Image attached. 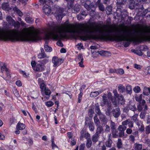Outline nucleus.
I'll use <instances>...</instances> for the list:
<instances>
[{
  "instance_id": "1a4fd4ad",
  "label": "nucleus",
  "mask_w": 150,
  "mask_h": 150,
  "mask_svg": "<svg viewBox=\"0 0 150 150\" xmlns=\"http://www.w3.org/2000/svg\"><path fill=\"white\" fill-rule=\"evenodd\" d=\"M33 69L35 71L41 72L44 70V66L41 63H38L34 67Z\"/></svg>"
},
{
  "instance_id": "6ab92c4d",
  "label": "nucleus",
  "mask_w": 150,
  "mask_h": 150,
  "mask_svg": "<svg viewBox=\"0 0 150 150\" xmlns=\"http://www.w3.org/2000/svg\"><path fill=\"white\" fill-rule=\"evenodd\" d=\"M25 128V126L24 124L23 123H21L18 122L16 126V128L17 130H23Z\"/></svg>"
},
{
  "instance_id": "f3484780",
  "label": "nucleus",
  "mask_w": 150,
  "mask_h": 150,
  "mask_svg": "<svg viewBox=\"0 0 150 150\" xmlns=\"http://www.w3.org/2000/svg\"><path fill=\"white\" fill-rule=\"evenodd\" d=\"M14 11L20 16H22L23 15L22 12L16 6L13 8Z\"/></svg>"
},
{
  "instance_id": "a18cd8bd",
  "label": "nucleus",
  "mask_w": 150,
  "mask_h": 150,
  "mask_svg": "<svg viewBox=\"0 0 150 150\" xmlns=\"http://www.w3.org/2000/svg\"><path fill=\"white\" fill-rule=\"evenodd\" d=\"M133 90L135 93H138L140 91L141 89L139 86H137L134 88Z\"/></svg>"
},
{
  "instance_id": "a211bd4d",
  "label": "nucleus",
  "mask_w": 150,
  "mask_h": 150,
  "mask_svg": "<svg viewBox=\"0 0 150 150\" xmlns=\"http://www.w3.org/2000/svg\"><path fill=\"white\" fill-rule=\"evenodd\" d=\"M99 137V135L98 134H95L93 135L92 137V139L93 142L96 143L98 141V138Z\"/></svg>"
},
{
  "instance_id": "2eb2a0df",
  "label": "nucleus",
  "mask_w": 150,
  "mask_h": 150,
  "mask_svg": "<svg viewBox=\"0 0 150 150\" xmlns=\"http://www.w3.org/2000/svg\"><path fill=\"white\" fill-rule=\"evenodd\" d=\"M95 105L96 106V104ZM95 111L96 112L97 114L99 115L100 116L102 117L103 116V114L101 113L100 112V108H99V106H98L97 105L96 106V108L95 109ZM100 120H101V118L100 117Z\"/></svg>"
},
{
  "instance_id": "5701e85b",
  "label": "nucleus",
  "mask_w": 150,
  "mask_h": 150,
  "mask_svg": "<svg viewBox=\"0 0 150 150\" xmlns=\"http://www.w3.org/2000/svg\"><path fill=\"white\" fill-rule=\"evenodd\" d=\"M113 138H117L118 137V131L116 129L111 130Z\"/></svg>"
},
{
  "instance_id": "0e129e2a",
  "label": "nucleus",
  "mask_w": 150,
  "mask_h": 150,
  "mask_svg": "<svg viewBox=\"0 0 150 150\" xmlns=\"http://www.w3.org/2000/svg\"><path fill=\"white\" fill-rule=\"evenodd\" d=\"M47 1V0H40V5H44L46 4Z\"/></svg>"
},
{
  "instance_id": "393cba45",
  "label": "nucleus",
  "mask_w": 150,
  "mask_h": 150,
  "mask_svg": "<svg viewBox=\"0 0 150 150\" xmlns=\"http://www.w3.org/2000/svg\"><path fill=\"white\" fill-rule=\"evenodd\" d=\"M112 141L111 139H108L105 143V145L107 147H111L112 146Z\"/></svg>"
},
{
  "instance_id": "774afa93",
  "label": "nucleus",
  "mask_w": 150,
  "mask_h": 150,
  "mask_svg": "<svg viewBox=\"0 0 150 150\" xmlns=\"http://www.w3.org/2000/svg\"><path fill=\"white\" fill-rule=\"evenodd\" d=\"M145 143L150 145V139L146 138L145 139Z\"/></svg>"
},
{
  "instance_id": "2f4dec72",
  "label": "nucleus",
  "mask_w": 150,
  "mask_h": 150,
  "mask_svg": "<svg viewBox=\"0 0 150 150\" xmlns=\"http://www.w3.org/2000/svg\"><path fill=\"white\" fill-rule=\"evenodd\" d=\"M98 53L99 54L102 56H107L108 55L107 54L109 53L108 51L103 50L98 51Z\"/></svg>"
},
{
  "instance_id": "09e8293b",
  "label": "nucleus",
  "mask_w": 150,
  "mask_h": 150,
  "mask_svg": "<svg viewBox=\"0 0 150 150\" xmlns=\"http://www.w3.org/2000/svg\"><path fill=\"white\" fill-rule=\"evenodd\" d=\"M53 105L54 103L52 101H48L46 103V105L48 107L52 106Z\"/></svg>"
},
{
  "instance_id": "473e14b6",
  "label": "nucleus",
  "mask_w": 150,
  "mask_h": 150,
  "mask_svg": "<svg viewBox=\"0 0 150 150\" xmlns=\"http://www.w3.org/2000/svg\"><path fill=\"white\" fill-rule=\"evenodd\" d=\"M126 90L127 93L131 94L132 93V88L131 86L128 85L126 86Z\"/></svg>"
},
{
  "instance_id": "6e6d98bb",
  "label": "nucleus",
  "mask_w": 150,
  "mask_h": 150,
  "mask_svg": "<svg viewBox=\"0 0 150 150\" xmlns=\"http://www.w3.org/2000/svg\"><path fill=\"white\" fill-rule=\"evenodd\" d=\"M40 88L42 91L45 90V89L47 88H46L45 85L43 83H41L40 85Z\"/></svg>"
},
{
  "instance_id": "f8f14e48",
  "label": "nucleus",
  "mask_w": 150,
  "mask_h": 150,
  "mask_svg": "<svg viewBox=\"0 0 150 150\" xmlns=\"http://www.w3.org/2000/svg\"><path fill=\"white\" fill-rule=\"evenodd\" d=\"M45 14H49L51 12L50 7L48 5H44L42 8Z\"/></svg>"
},
{
  "instance_id": "a878e982",
  "label": "nucleus",
  "mask_w": 150,
  "mask_h": 150,
  "mask_svg": "<svg viewBox=\"0 0 150 150\" xmlns=\"http://www.w3.org/2000/svg\"><path fill=\"white\" fill-rule=\"evenodd\" d=\"M9 5L7 3H4L2 6V8L4 10H8Z\"/></svg>"
},
{
  "instance_id": "bf43d9fd",
  "label": "nucleus",
  "mask_w": 150,
  "mask_h": 150,
  "mask_svg": "<svg viewBox=\"0 0 150 150\" xmlns=\"http://www.w3.org/2000/svg\"><path fill=\"white\" fill-rule=\"evenodd\" d=\"M74 0H66V1L68 2V5H69V4L70 3V6L71 8L73 7V3Z\"/></svg>"
},
{
  "instance_id": "c756f323",
  "label": "nucleus",
  "mask_w": 150,
  "mask_h": 150,
  "mask_svg": "<svg viewBox=\"0 0 150 150\" xmlns=\"http://www.w3.org/2000/svg\"><path fill=\"white\" fill-rule=\"evenodd\" d=\"M92 144V142L91 139H89L88 140H87L86 145L87 148H90L91 147Z\"/></svg>"
},
{
  "instance_id": "c85d7f7f",
  "label": "nucleus",
  "mask_w": 150,
  "mask_h": 150,
  "mask_svg": "<svg viewBox=\"0 0 150 150\" xmlns=\"http://www.w3.org/2000/svg\"><path fill=\"white\" fill-rule=\"evenodd\" d=\"M118 102L121 104H124L125 103V100L123 97L122 96H119L118 97Z\"/></svg>"
},
{
  "instance_id": "4c0bfd02",
  "label": "nucleus",
  "mask_w": 150,
  "mask_h": 150,
  "mask_svg": "<svg viewBox=\"0 0 150 150\" xmlns=\"http://www.w3.org/2000/svg\"><path fill=\"white\" fill-rule=\"evenodd\" d=\"M142 94H141L139 96H136L135 97V99L137 101L140 103V102H142Z\"/></svg>"
},
{
  "instance_id": "c03bdc74",
  "label": "nucleus",
  "mask_w": 150,
  "mask_h": 150,
  "mask_svg": "<svg viewBox=\"0 0 150 150\" xmlns=\"http://www.w3.org/2000/svg\"><path fill=\"white\" fill-rule=\"evenodd\" d=\"M110 99L111 100L112 103L113 105L114 106V107H117V105L116 101V99L115 98H110Z\"/></svg>"
},
{
  "instance_id": "ddd939ff",
  "label": "nucleus",
  "mask_w": 150,
  "mask_h": 150,
  "mask_svg": "<svg viewBox=\"0 0 150 150\" xmlns=\"http://www.w3.org/2000/svg\"><path fill=\"white\" fill-rule=\"evenodd\" d=\"M103 91L101 90L99 91L91 92L90 94V96L92 98H95L98 96L99 94L101 93Z\"/></svg>"
},
{
  "instance_id": "c9c22d12",
  "label": "nucleus",
  "mask_w": 150,
  "mask_h": 150,
  "mask_svg": "<svg viewBox=\"0 0 150 150\" xmlns=\"http://www.w3.org/2000/svg\"><path fill=\"white\" fill-rule=\"evenodd\" d=\"M112 8L110 6H108L106 8V12L108 15H110L111 14Z\"/></svg>"
},
{
  "instance_id": "9d476101",
  "label": "nucleus",
  "mask_w": 150,
  "mask_h": 150,
  "mask_svg": "<svg viewBox=\"0 0 150 150\" xmlns=\"http://www.w3.org/2000/svg\"><path fill=\"white\" fill-rule=\"evenodd\" d=\"M83 58L81 54H79L77 58L76 59V61L79 62V66L81 67H84V65L83 64Z\"/></svg>"
},
{
  "instance_id": "680f3d73",
  "label": "nucleus",
  "mask_w": 150,
  "mask_h": 150,
  "mask_svg": "<svg viewBox=\"0 0 150 150\" xmlns=\"http://www.w3.org/2000/svg\"><path fill=\"white\" fill-rule=\"evenodd\" d=\"M129 109L133 111H134L137 110V108L135 105H131L129 107Z\"/></svg>"
},
{
  "instance_id": "603ef678",
  "label": "nucleus",
  "mask_w": 150,
  "mask_h": 150,
  "mask_svg": "<svg viewBox=\"0 0 150 150\" xmlns=\"http://www.w3.org/2000/svg\"><path fill=\"white\" fill-rule=\"evenodd\" d=\"M146 133L148 134L150 133V125H149L147 126L145 129Z\"/></svg>"
},
{
  "instance_id": "412c9836",
  "label": "nucleus",
  "mask_w": 150,
  "mask_h": 150,
  "mask_svg": "<svg viewBox=\"0 0 150 150\" xmlns=\"http://www.w3.org/2000/svg\"><path fill=\"white\" fill-rule=\"evenodd\" d=\"M134 149L135 150H141L142 148V144L135 143L134 144Z\"/></svg>"
},
{
  "instance_id": "052dcab7",
  "label": "nucleus",
  "mask_w": 150,
  "mask_h": 150,
  "mask_svg": "<svg viewBox=\"0 0 150 150\" xmlns=\"http://www.w3.org/2000/svg\"><path fill=\"white\" fill-rule=\"evenodd\" d=\"M48 59H43L41 61V62L40 63H41L44 66V65L47 62H48Z\"/></svg>"
},
{
  "instance_id": "864d4df0",
  "label": "nucleus",
  "mask_w": 150,
  "mask_h": 150,
  "mask_svg": "<svg viewBox=\"0 0 150 150\" xmlns=\"http://www.w3.org/2000/svg\"><path fill=\"white\" fill-rule=\"evenodd\" d=\"M118 133L119 137H123L125 136V132L123 131H119Z\"/></svg>"
},
{
  "instance_id": "9b49d317",
  "label": "nucleus",
  "mask_w": 150,
  "mask_h": 150,
  "mask_svg": "<svg viewBox=\"0 0 150 150\" xmlns=\"http://www.w3.org/2000/svg\"><path fill=\"white\" fill-rule=\"evenodd\" d=\"M138 132L137 131H136L132 133V134L130 135L129 137L130 141L132 142H134L135 141V137L138 136Z\"/></svg>"
},
{
  "instance_id": "4be33fe9",
  "label": "nucleus",
  "mask_w": 150,
  "mask_h": 150,
  "mask_svg": "<svg viewBox=\"0 0 150 150\" xmlns=\"http://www.w3.org/2000/svg\"><path fill=\"white\" fill-rule=\"evenodd\" d=\"M122 143L120 138H118L117 143V146L118 149H120L122 147Z\"/></svg>"
},
{
  "instance_id": "58836bf2",
  "label": "nucleus",
  "mask_w": 150,
  "mask_h": 150,
  "mask_svg": "<svg viewBox=\"0 0 150 150\" xmlns=\"http://www.w3.org/2000/svg\"><path fill=\"white\" fill-rule=\"evenodd\" d=\"M52 149L55 150H58V147L54 143V141L53 139L52 140Z\"/></svg>"
},
{
  "instance_id": "5fc2aeb1",
  "label": "nucleus",
  "mask_w": 150,
  "mask_h": 150,
  "mask_svg": "<svg viewBox=\"0 0 150 150\" xmlns=\"http://www.w3.org/2000/svg\"><path fill=\"white\" fill-rule=\"evenodd\" d=\"M85 144L84 143L81 144L79 146V150H84Z\"/></svg>"
},
{
  "instance_id": "aec40b11",
  "label": "nucleus",
  "mask_w": 150,
  "mask_h": 150,
  "mask_svg": "<svg viewBox=\"0 0 150 150\" xmlns=\"http://www.w3.org/2000/svg\"><path fill=\"white\" fill-rule=\"evenodd\" d=\"M88 125L89 126V130L91 131H93L95 129L94 125L93 122H91L90 121L88 123Z\"/></svg>"
},
{
  "instance_id": "338daca9",
  "label": "nucleus",
  "mask_w": 150,
  "mask_h": 150,
  "mask_svg": "<svg viewBox=\"0 0 150 150\" xmlns=\"http://www.w3.org/2000/svg\"><path fill=\"white\" fill-rule=\"evenodd\" d=\"M128 126L129 128H132L133 127V123L132 122L129 121V122L128 124Z\"/></svg>"
},
{
  "instance_id": "8fccbe9b",
  "label": "nucleus",
  "mask_w": 150,
  "mask_h": 150,
  "mask_svg": "<svg viewBox=\"0 0 150 150\" xmlns=\"http://www.w3.org/2000/svg\"><path fill=\"white\" fill-rule=\"evenodd\" d=\"M116 73L120 74H123L124 73V71L122 69H119L116 70Z\"/></svg>"
},
{
  "instance_id": "cd10ccee",
  "label": "nucleus",
  "mask_w": 150,
  "mask_h": 150,
  "mask_svg": "<svg viewBox=\"0 0 150 150\" xmlns=\"http://www.w3.org/2000/svg\"><path fill=\"white\" fill-rule=\"evenodd\" d=\"M110 126L111 130L116 129V125L114 122H113L112 120H110Z\"/></svg>"
},
{
  "instance_id": "49530a36",
  "label": "nucleus",
  "mask_w": 150,
  "mask_h": 150,
  "mask_svg": "<svg viewBox=\"0 0 150 150\" xmlns=\"http://www.w3.org/2000/svg\"><path fill=\"white\" fill-rule=\"evenodd\" d=\"M130 120L129 119H128L124 121H123L122 122V125L124 126H125L126 125L128 124Z\"/></svg>"
},
{
  "instance_id": "3c124183",
  "label": "nucleus",
  "mask_w": 150,
  "mask_h": 150,
  "mask_svg": "<svg viewBox=\"0 0 150 150\" xmlns=\"http://www.w3.org/2000/svg\"><path fill=\"white\" fill-rule=\"evenodd\" d=\"M138 115L137 114H134L132 117V119L134 122L138 121V120L137 119Z\"/></svg>"
},
{
  "instance_id": "f704fd0d",
  "label": "nucleus",
  "mask_w": 150,
  "mask_h": 150,
  "mask_svg": "<svg viewBox=\"0 0 150 150\" xmlns=\"http://www.w3.org/2000/svg\"><path fill=\"white\" fill-rule=\"evenodd\" d=\"M12 25H13L15 27H17L18 28L20 25V23L17 21L16 22L14 20L13 21V23L11 24Z\"/></svg>"
},
{
  "instance_id": "13d9d810",
  "label": "nucleus",
  "mask_w": 150,
  "mask_h": 150,
  "mask_svg": "<svg viewBox=\"0 0 150 150\" xmlns=\"http://www.w3.org/2000/svg\"><path fill=\"white\" fill-rule=\"evenodd\" d=\"M110 109V108H108L106 110H105V113L107 115L109 116L110 115L111 110Z\"/></svg>"
},
{
  "instance_id": "f03ea898",
  "label": "nucleus",
  "mask_w": 150,
  "mask_h": 150,
  "mask_svg": "<svg viewBox=\"0 0 150 150\" xmlns=\"http://www.w3.org/2000/svg\"><path fill=\"white\" fill-rule=\"evenodd\" d=\"M50 29L53 31L49 32L46 34L44 38L45 40L44 45L45 50L48 52L52 51V48L47 45L49 40L51 38L54 40H64L66 38V22L64 24L55 26H50Z\"/></svg>"
},
{
  "instance_id": "6e6552de",
  "label": "nucleus",
  "mask_w": 150,
  "mask_h": 150,
  "mask_svg": "<svg viewBox=\"0 0 150 150\" xmlns=\"http://www.w3.org/2000/svg\"><path fill=\"white\" fill-rule=\"evenodd\" d=\"M90 135L88 132L84 133V131L83 130L81 131L80 137V139L81 140H82L83 138H85L87 140L90 139Z\"/></svg>"
},
{
  "instance_id": "4468645a",
  "label": "nucleus",
  "mask_w": 150,
  "mask_h": 150,
  "mask_svg": "<svg viewBox=\"0 0 150 150\" xmlns=\"http://www.w3.org/2000/svg\"><path fill=\"white\" fill-rule=\"evenodd\" d=\"M97 126L98 127L97 128L96 133L98 134V135H99V134H101L102 132H103V129L102 126L100 125Z\"/></svg>"
},
{
  "instance_id": "0eeeda50",
  "label": "nucleus",
  "mask_w": 150,
  "mask_h": 150,
  "mask_svg": "<svg viewBox=\"0 0 150 150\" xmlns=\"http://www.w3.org/2000/svg\"><path fill=\"white\" fill-rule=\"evenodd\" d=\"M112 115L115 118H118L121 114V111L119 107L113 109L112 111Z\"/></svg>"
},
{
  "instance_id": "f257e3e1",
  "label": "nucleus",
  "mask_w": 150,
  "mask_h": 150,
  "mask_svg": "<svg viewBox=\"0 0 150 150\" xmlns=\"http://www.w3.org/2000/svg\"><path fill=\"white\" fill-rule=\"evenodd\" d=\"M96 23L89 24H78L72 25L68 28V34L73 38L79 36L83 33L85 35L80 36L81 39L86 41L93 38L94 39L114 40L117 42L128 41L124 44L127 47L130 42H140L143 39V33H148V30L140 29L133 30L127 26L117 27L115 25L106 24L98 28Z\"/></svg>"
},
{
  "instance_id": "69168bd1",
  "label": "nucleus",
  "mask_w": 150,
  "mask_h": 150,
  "mask_svg": "<svg viewBox=\"0 0 150 150\" xmlns=\"http://www.w3.org/2000/svg\"><path fill=\"white\" fill-rule=\"evenodd\" d=\"M146 113L144 112H142L140 115V118L142 119H144L145 118Z\"/></svg>"
},
{
  "instance_id": "37998d69",
  "label": "nucleus",
  "mask_w": 150,
  "mask_h": 150,
  "mask_svg": "<svg viewBox=\"0 0 150 150\" xmlns=\"http://www.w3.org/2000/svg\"><path fill=\"white\" fill-rule=\"evenodd\" d=\"M94 113V112L93 110L92 109H90L89 110H88V114L89 115V116L92 117H93V114Z\"/></svg>"
},
{
  "instance_id": "4d7b16f0",
  "label": "nucleus",
  "mask_w": 150,
  "mask_h": 150,
  "mask_svg": "<svg viewBox=\"0 0 150 150\" xmlns=\"http://www.w3.org/2000/svg\"><path fill=\"white\" fill-rule=\"evenodd\" d=\"M126 0H117V3L120 5L123 4L125 3Z\"/></svg>"
},
{
  "instance_id": "423d86ee",
  "label": "nucleus",
  "mask_w": 150,
  "mask_h": 150,
  "mask_svg": "<svg viewBox=\"0 0 150 150\" xmlns=\"http://www.w3.org/2000/svg\"><path fill=\"white\" fill-rule=\"evenodd\" d=\"M63 59L59 58L57 57H54L52 59V62L54 64L53 66L54 67L59 65L63 62Z\"/></svg>"
},
{
  "instance_id": "7ed1b4c3",
  "label": "nucleus",
  "mask_w": 150,
  "mask_h": 150,
  "mask_svg": "<svg viewBox=\"0 0 150 150\" xmlns=\"http://www.w3.org/2000/svg\"><path fill=\"white\" fill-rule=\"evenodd\" d=\"M63 9L62 8L58 6L56 7L54 15L58 21L61 20L62 18L64 16L63 13Z\"/></svg>"
},
{
  "instance_id": "bb28decb",
  "label": "nucleus",
  "mask_w": 150,
  "mask_h": 150,
  "mask_svg": "<svg viewBox=\"0 0 150 150\" xmlns=\"http://www.w3.org/2000/svg\"><path fill=\"white\" fill-rule=\"evenodd\" d=\"M38 57L39 58L41 59L45 57L48 58L49 56H47L46 54L44 52H43L39 54Z\"/></svg>"
},
{
  "instance_id": "ea45409f",
  "label": "nucleus",
  "mask_w": 150,
  "mask_h": 150,
  "mask_svg": "<svg viewBox=\"0 0 150 150\" xmlns=\"http://www.w3.org/2000/svg\"><path fill=\"white\" fill-rule=\"evenodd\" d=\"M91 52L92 53V56L94 58L96 57L99 55L98 51H95L91 50Z\"/></svg>"
},
{
  "instance_id": "79ce46f5",
  "label": "nucleus",
  "mask_w": 150,
  "mask_h": 150,
  "mask_svg": "<svg viewBox=\"0 0 150 150\" xmlns=\"http://www.w3.org/2000/svg\"><path fill=\"white\" fill-rule=\"evenodd\" d=\"M99 9L102 11H105V7L103 4H100L97 6Z\"/></svg>"
},
{
  "instance_id": "de8ad7c7",
  "label": "nucleus",
  "mask_w": 150,
  "mask_h": 150,
  "mask_svg": "<svg viewBox=\"0 0 150 150\" xmlns=\"http://www.w3.org/2000/svg\"><path fill=\"white\" fill-rule=\"evenodd\" d=\"M103 105H104L106 104V102H107L106 95L105 94H103Z\"/></svg>"
},
{
  "instance_id": "39448f33",
  "label": "nucleus",
  "mask_w": 150,
  "mask_h": 150,
  "mask_svg": "<svg viewBox=\"0 0 150 150\" xmlns=\"http://www.w3.org/2000/svg\"><path fill=\"white\" fill-rule=\"evenodd\" d=\"M145 101L144 100H143L142 102H140L139 105L137 106V109L139 112L141 111L144 108V111L146 110H147V106L145 104Z\"/></svg>"
},
{
  "instance_id": "7c9ffc66",
  "label": "nucleus",
  "mask_w": 150,
  "mask_h": 150,
  "mask_svg": "<svg viewBox=\"0 0 150 150\" xmlns=\"http://www.w3.org/2000/svg\"><path fill=\"white\" fill-rule=\"evenodd\" d=\"M127 127L126 126H124L122 125H120L118 128V129L119 131H124L126 129Z\"/></svg>"
},
{
  "instance_id": "a19ab883",
  "label": "nucleus",
  "mask_w": 150,
  "mask_h": 150,
  "mask_svg": "<svg viewBox=\"0 0 150 150\" xmlns=\"http://www.w3.org/2000/svg\"><path fill=\"white\" fill-rule=\"evenodd\" d=\"M118 90L120 92L123 93L125 90V87L122 85H120L118 87Z\"/></svg>"
},
{
  "instance_id": "72a5a7b5",
  "label": "nucleus",
  "mask_w": 150,
  "mask_h": 150,
  "mask_svg": "<svg viewBox=\"0 0 150 150\" xmlns=\"http://www.w3.org/2000/svg\"><path fill=\"white\" fill-rule=\"evenodd\" d=\"M6 19L8 23L10 25H11L13 23V21H14L11 17L9 16H7L6 17Z\"/></svg>"
},
{
  "instance_id": "20e7f679",
  "label": "nucleus",
  "mask_w": 150,
  "mask_h": 150,
  "mask_svg": "<svg viewBox=\"0 0 150 150\" xmlns=\"http://www.w3.org/2000/svg\"><path fill=\"white\" fill-rule=\"evenodd\" d=\"M141 4V0H130L129 5V8L131 9L137 8Z\"/></svg>"
},
{
  "instance_id": "dca6fc26",
  "label": "nucleus",
  "mask_w": 150,
  "mask_h": 150,
  "mask_svg": "<svg viewBox=\"0 0 150 150\" xmlns=\"http://www.w3.org/2000/svg\"><path fill=\"white\" fill-rule=\"evenodd\" d=\"M44 91L45 95L47 96H44V98H45L47 100H48L49 98L50 95L51 93V92L49 89L47 88L45 89Z\"/></svg>"
},
{
  "instance_id": "e2e57ef3",
  "label": "nucleus",
  "mask_w": 150,
  "mask_h": 150,
  "mask_svg": "<svg viewBox=\"0 0 150 150\" xmlns=\"http://www.w3.org/2000/svg\"><path fill=\"white\" fill-rule=\"evenodd\" d=\"M131 128H129L126 129V132L127 134H129L132 133V130Z\"/></svg>"
},
{
  "instance_id": "b1692460",
  "label": "nucleus",
  "mask_w": 150,
  "mask_h": 150,
  "mask_svg": "<svg viewBox=\"0 0 150 150\" xmlns=\"http://www.w3.org/2000/svg\"><path fill=\"white\" fill-rule=\"evenodd\" d=\"M95 123L96 126H98L100 125V121L97 117V115H96L93 118Z\"/></svg>"
},
{
  "instance_id": "e433bc0d",
  "label": "nucleus",
  "mask_w": 150,
  "mask_h": 150,
  "mask_svg": "<svg viewBox=\"0 0 150 150\" xmlns=\"http://www.w3.org/2000/svg\"><path fill=\"white\" fill-rule=\"evenodd\" d=\"M25 21L27 23H31L33 22V20L30 17H27L25 18Z\"/></svg>"
}]
</instances>
